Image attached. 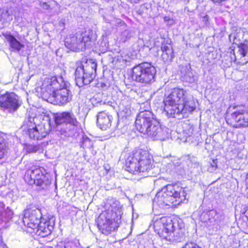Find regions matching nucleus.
I'll return each mask as SVG.
<instances>
[{
    "instance_id": "nucleus-1",
    "label": "nucleus",
    "mask_w": 248,
    "mask_h": 248,
    "mask_svg": "<svg viewBox=\"0 0 248 248\" xmlns=\"http://www.w3.org/2000/svg\"><path fill=\"white\" fill-rule=\"evenodd\" d=\"M62 77L45 78L40 87L42 98L48 102L62 106L72 100L71 92Z\"/></svg>"
},
{
    "instance_id": "nucleus-2",
    "label": "nucleus",
    "mask_w": 248,
    "mask_h": 248,
    "mask_svg": "<svg viewBox=\"0 0 248 248\" xmlns=\"http://www.w3.org/2000/svg\"><path fill=\"white\" fill-rule=\"evenodd\" d=\"M185 189L178 185H168L157 193L153 200V205L161 208L176 206L186 200Z\"/></svg>"
},
{
    "instance_id": "nucleus-3",
    "label": "nucleus",
    "mask_w": 248,
    "mask_h": 248,
    "mask_svg": "<svg viewBox=\"0 0 248 248\" xmlns=\"http://www.w3.org/2000/svg\"><path fill=\"white\" fill-rule=\"evenodd\" d=\"M125 165L127 170L132 174L147 172L152 167L151 156L146 151H134L129 154Z\"/></svg>"
},
{
    "instance_id": "nucleus-4",
    "label": "nucleus",
    "mask_w": 248,
    "mask_h": 248,
    "mask_svg": "<svg viewBox=\"0 0 248 248\" xmlns=\"http://www.w3.org/2000/svg\"><path fill=\"white\" fill-rule=\"evenodd\" d=\"M177 219L172 220L170 217H163L154 222V227L159 236L162 239L169 241H178L175 233L179 231Z\"/></svg>"
},
{
    "instance_id": "nucleus-5",
    "label": "nucleus",
    "mask_w": 248,
    "mask_h": 248,
    "mask_svg": "<svg viewBox=\"0 0 248 248\" xmlns=\"http://www.w3.org/2000/svg\"><path fill=\"white\" fill-rule=\"evenodd\" d=\"M97 64L92 60L78 62L75 72V82L79 87L89 84L95 77Z\"/></svg>"
},
{
    "instance_id": "nucleus-6",
    "label": "nucleus",
    "mask_w": 248,
    "mask_h": 248,
    "mask_svg": "<svg viewBox=\"0 0 248 248\" xmlns=\"http://www.w3.org/2000/svg\"><path fill=\"white\" fill-rule=\"evenodd\" d=\"M95 39V34L93 31L89 30L84 32H77L76 34L66 38L65 45L74 51H83L86 47H91Z\"/></svg>"
},
{
    "instance_id": "nucleus-7",
    "label": "nucleus",
    "mask_w": 248,
    "mask_h": 248,
    "mask_svg": "<svg viewBox=\"0 0 248 248\" xmlns=\"http://www.w3.org/2000/svg\"><path fill=\"white\" fill-rule=\"evenodd\" d=\"M24 179L29 185L35 184L40 189H47L51 184L46 170L37 166H33L26 171Z\"/></svg>"
},
{
    "instance_id": "nucleus-8",
    "label": "nucleus",
    "mask_w": 248,
    "mask_h": 248,
    "mask_svg": "<svg viewBox=\"0 0 248 248\" xmlns=\"http://www.w3.org/2000/svg\"><path fill=\"white\" fill-rule=\"evenodd\" d=\"M54 119L57 131L64 137L71 136L72 129L78 124L75 115L71 112L57 113L54 116Z\"/></svg>"
},
{
    "instance_id": "nucleus-9",
    "label": "nucleus",
    "mask_w": 248,
    "mask_h": 248,
    "mask_svg": "<svg viewBox=\"0 0 248 248\" xmlns=\"http://www.w3.org/2000/svg\"><path fill=\"white\" fill-rule=\"evenodd\" d=\"M156 73L155 67L151 63L144 62L135 66L132 69V78L137 82L150 84L155 81Z\"/></svg>"
},
{
    "instance_id": "nucleus-10",
    "label": "nucleus",
    "mask_w": 248,
    "mask_h": 248,
    "mask_svg": "<svg viewBox=\"0 0 248 248\" xmlns=\"http://www.w3.org/2000/svg\"><path fill=\"white\" fill-rule=\"evenodd\" d=\"M164 111L169 117L181 119L186 117L196 108L194 101L188 102L186 104L167 103L164 102Z\"/></svg>"
},
{
    "instance_id": "nucleus-11",
    "label": "nucleus",
    "mask_w": 248,
    "mask_h": 248,
    "mask_svg": "<svg viewBox=\"0 0 248 248\" xmlns=\"http://www.w3.org/2000/svg\"><path fill=\"white\" fill-rule=\"evenodd\" d=\"M108 214L107 212H102L97 220L99 230L106 235H108L115 230L121 222V218L110 217Z\"/></svg>"
},
{
    "instance_id": "nucleus-12",
    "label": "nucleus",
    "mask_w": 248,
    "mask_h": 248,
    "mask_svg": "<svg viewBox=\"0 0 248 248\" xmlns=\"http://www.w3.org/2000/svg\"><path fill=\"white\" fill-rule=\"evenodd\" d=\"M21 105L19 97L13 92H7L0 95V108L10 112L16 111Z\"/></svg>"
},
{
    "instance_id": "nucleus-13",
    "label": "nucleus",
    "mask_w": 248,
    "mask_h": 248,
    "mask_svg": "<svg viewBox=\"0 0 248 248\" xmlns=\"http://www.w3.org/2000/svg\"><path fill=\"white\" fill-rule=\"evenodd\" d=\"M22 129L30 139L34 140H41L46 137L50 131L49 124L47 125H38L33 126L31 123L30 125L24 124L22 126Z\"/></svg>"
},
{
    "instance_id": "nucleus-14",
    "label": "nucleus",
    "mask_w": 248,
    "mask_h": 248,
    "mask_svg": "<svg viewBox=\"0 0 248 248\" xmlns=\"http://www.w3.org/2000/svg\"><path fill=\"white\" fill-rule=\"evenodd\" d=\"M155 119V116L150 111L144 110L140 112L137 115L135 121L137 129L140 132L145 134L150 127L151 123H153V120Z\"/></svg>"
},
{
    "instance_id": "nucleus-15",
    "label": "nucleus",
    "mask_w": 248,
    "mask_h": 248,
    "mask_svg": "<svg viewBox=\"0 0 248 248\" xmlns=\"http://www.w3.org/2000/svg\"><path fill=\"white\" fill-rule=\"evenodd\" d=\"M194 101L188 93L183 89L174 88L167 97L164 102L174 104H186L188 102Z\"/></svg>"
},
{
    "instance_id": "nucleus-16",
    "label": "nucleus",
    "mask_w": 248,
    "mask_h": 248,
    "mask_svg": "<svg viewBox=\"0 0 248 248\" xmlns=\"http://www.w3.org/2000/svg\"><path fill=\"white\" fill-rule=\"evenodd\" d=\"M153 121V123H151L150 127L145 134L147 135L153 140H164L168 139L170 136L169 129L166 127H162L156 119Z\"/></svg>"
},
{
    "instance_id": "nucleus-17",
    "label": "nucleus",
    "mask_w": 248,
    "mask_h": 248,
    "mask_svg": "<svg viewBox=\"0 0 248 248\" xmlns=\"http://www.w3.org/2000/svg\"><path fill=\"white\" fill-rule=\"evenodd\" d=\"M43 218L40 209L30 208L25 211L23 222L25 226L32 229H36Z\"/></svg>"
},
{
    "instance_id": "nucleus-18",
    "label": "nucleus",
    "mask_w": 248,
    "mask_h": 248,
    "mask_svg": "<svg viewBox=\"0 0 248 248\" xmlns=\"http://www.w3.org/2000/svg\"><path fill=\"white\" fill-rule=\"evenodd\" d=\"M231 115V120L237 123L236 127L248 126V106H238Z\"/></svg>"
},
{
    "instance_id": "nucleus-19",
    "label": "nucleus",
    "mask_w": 248,
    "mask_h": 248,
    "mask_svg": "<svg viewBox=\"0 0 248 248\" xmlns=\"http://www.w3.org/2000/svg\"><path fill=\"white\" fill-rule=\"evenodd\" d=\"M105 210L103 212H107L110 217L121 218V206L120 202L116 199L108 198L105 204Z\"/></svg>"
},
{
    "instance_id": "nucleus-20",
    "label": "nucleus",
    "mask_w": 248,
    "mask_h": 248,
    "mask_svg": "<svg viewBox=\"0 0 248 248\" xmlns=\"http://www.w3.org/2000/svg\"><path fill=\"white\" fill-rule=\"evenodd\" d=\"M231 59L235 62L237 59H241L244 58L245 62H248V46L245 43L237 45V47L231 52Z\"/></svg>"
},
{
    "instance_id": "nucleus-21",
    "label": "nucleus",
    "mask_w": 248,
    "mask_h": 248,
    "mask_svg": "<svg viewBox=\"0 0 248 248\" xmlns=\"http://www.w3.org/2000/svg\"><path fill=\"white\" fill-rule=\"evenodd\" d=\"M112 116L105 111L98 113L97 116V124L103 130H106L111 125Z\"/></svg>"
},
{
    "instance_id": "nucleus-22",
    "label": "nucleus",
    "mask_w": 248,
    "mask_h": 248,
    "mask_svg": "<svg viewBox=\"0 0 248 248\" xmlns=\"http://www.w3.org/2000/svg\"><path fill=\"white\" fill-rule=\"evenodd\" d=\"M53 223L51 222L50 220H45L43 218L36 229L37 230V232L40 231V233H43L44 235H48L51 233L53 229Z\"/></svg>"
},
{
    "instance_id": "nucleus-23",
    "label": "nucleus",
    "mask_w": 248,
    "mask_h": 248,
    "mask_svg": "<svg viewBox=\"0 0 248 248\" xmlns=\"http://www.w3.org/2000/svg\"><path fill=\"white\" fill-rule=\"evenodd\" d=\"M6 39L9 43L10 48L12 51L19 52L24 47V45L20 43L14 36L10 34L6 37Z\"/></svg>"
},
{
    "instance_id": "nucleus-24",
    "label": "nucleus",
    "mask_w": 248,
    "mask_h": 248,
    "mask_svg": "<svg viewBox=\"0 0 248 248\" xmlns=\"http://www.w3.org/2000/svg\"><path fill=\"white\" fill-rule=\"evenodd\" d=\"M162 51V58L164 62L171 61L174 57L173 50L171 47L165 45H162L161 46Z\"/></svg>"
},
{
    "instance_id": "nucleus-25",
    "label": "nucleus",
    "mask_w": 248,
    "mask_h": 248,
    "mask_svg": "<svg viewBox=\"0 0 248 248\" xmlns=\"http://www.w3.org/2000/svg\"><path fill=\"white\" fill-rule=\"evenodd\" d=\"M13 20L12 16L7 10L0 9V21L3 23L10 22Z\"/></svg>"
},
{
    "instance_id": "nucleus-26",
    "label": "nucleus",
    "mask_w": 248,
    "mask_h": 248,
    "mask_svg": "<svg viewBox=\"0 0 248 248\" xmlns=\"http://www.w3.org/2000/svg\"><path fill=\"white\" fill-rule=\"evenodd\" d=\"M5 136L0 134V159L3 157L7 149V141Z\"/></svg>"
},
{
    "instance_id": "nucleus-27",
    "label": "nucleus",
    "mask_w": 248,
    "mask_h": 248,
    "mask_svg": "<svg viewBox=\"0 0 248 248\" xmlns=\"http://www.w3.org/2000/svg\"><path fill=\"white\" fill-rule=\"evenodd\" d=\"M186 161L187 163V165L190 168H198L200 167V163L198 162L197 158L194 156H191L187 155L186 157Z\"/></svg>"
},
{
    "instance_id": "nucleus-28",
    "label": "nucleus",
    "mask_w": 248,
    "mask_h": 248,
    "mask_svg": "<svg viewBox=\"0 0 248 248\" xmlns=\"http://www.w3.org/2000/svg\"><path fill=\"white\" fill-rule=\"evenodd\" d=\"M215 212L213 210L203 212L201 216V219L204 222H212L214 220V215H215Z\"/></svg>"
},
{
    "instance_id": "nucleus-29",
    "label": "nucleus",
    "mask_w": 248,
    "mask_h": 248,
    "mask_svg": "<svg viewBox=\"0 0 248 248\" xmlns=\"http://www.w3.org/2000/svg\"><path fill=\"white\" fill-rule=\"evenodd\" d=\"M183 79L186 82L190 83H194L196 80V77L194 76L190 68L187 69L186 71V73L183 77Z\"/></svg>"
},
{
    "instance_id": "nucleus-30",
    "label": "nucleus",
    "mask_w": 248,
    "mask_h": 248,
    "mask_svg": "<svg viewBox=\"0 0 248 248\" xmlns=\"http://www.w3.org/2000/svg\"><path fill=\"white\" fill-rule=\"evenodd\" d=\"M57 248H62V246H57ZM64 248H81L80 243L77 240L64 242Z\"/></svg>"
},
{
    "instance_id": "nucleus-31",
    "label": "nucleus",
    "mask_w": 248,
    "mask_h": 248,
    "mask_svg": "<svg viewBox=\"0 0 248 248\" xmlns=\"http://www.w3.org/2000/svg\"><path fill=\"white\" fill-rule=\"evenodd\" d=\"M81 146L83 148H90L93 146L92 140L88 137L83 138Z\"/></svg>"
},
{
    "instance_id": "nucleus-32",
    "label": "nucleus",
    "mask_w": 248,
    "mask_h": 248,
    "mask_svg": "<svg viewBox=\"0 0 248 248\" xmlns=\"http://www.w3.org/2000/svg\"><path fill=\"white\" fill-rule=\"evenodd\" d=\"M130 35L128 31H124L122 32L120 36V41L122 42H125L127 39H129Z\"/></svg>"
},
{
    "instance_id": "nucleus-33",
    "label": "nucleus",
    "mask_w": 248,
    "mask_h": 248,
    "mask_svg": "<svg viewBox=\"0 0 248 248\" xmlns=\"http://www.w3.org/2000/svg\"><path fill=\"white\" fill-rule=\"evenodd\" d=\"M217 159H213L212 160V162L210 163L208 168V170L210 172H213L216 170L217 167Z\"/></svg>"
},
{
    "instance_id": "nucleus-34",
    "label": "nucleus",
    "mask_w": 248,
    "mask_h": 248,
    "mask_svg": "<svg viewBox=\"0 0 248 248\" xmlns=\"http://www.w3.org/2000/svg\"><path fill=\"white\" fill-rule=\"evenodd\" d=\"M124 101H123L122 104L120 106V109L122 110V111L124 112L125 115H128L130 113V109L128 105H127L125 108L124 107Z\"/></svg>"
},
{
    "instance_id": "nucleus-35",
    "label": "nucleus",
    "mask_w": 248,
    "mask_h": 248,
    "mask_svg": "<svg viewBox=\"0 0 248 248\" xmlns=\"http://www.w3.org/2000/svg\"><path fill=\"white\" fill-rule=\"evenodd\" d=\"M164 20L167 25L170 26H172L175 23V21L173 19L170 18L169 16H164Z\"/></svg>"
},
{
    "instance_id": "nucleus-36",
    "label": "nucleus",
    "mask_w": 248,
    "mask_h": 248,
    "mask_svg": "<svg viewBox=\"0 0 248 248\" xmlns=\"http://www.w3.org/2000/svg\"><path fill=\"white\" fill-rule=\"evenodd\" d=\"M182 248H202L195 243L190 242L186 244L185 246Z\"/></svg>"
},
{
    "instance_id": "nucleus-37",
    "label": "nucleus",
    "mask_w": 248,
    "mask_h": 248,
    "mask_svg": "<svg viewBox=\"0 0 248 248\" xmlns=\"http://www.w3.org/2000/svg\"><path fill=\"white\" fill-rule=\"evenodd\" d=\"M40 5L42 8L46 10H48L50 8L49 5L46 2H40Z\"/></svg>"
},
{
    "instance_id": "nucleus-38",
    "label": "nucleus",
    "mask_w": 248,
    "mask_h": 248,
    "mask_svg": "<svg viewBox=\"0 0 248 248\" xmlns=\"http://www.w3.org/2000/svg\"><path fill=\"white\" fill-rule=\"evenodd\" d=\"M173 164L175 166H178L180 164V161L179 159H174L173 160H172Z\"/></svg>"
},
{
    "instance_id": "nucleus-39",
    "label": "nucleus",
    "mask_w": 248,
    "mask_h": 248,
    "mask_svg": "<svg viewBox=\"0 0 248 248\" xmlns=\"http://www.w3.org/2000/svg\"><path fill=\"white\" fill-rule=\"evenodd\" d=\"M4 209V204L2 202H0V216Z\"/></svg>"
},
{
    "instance_id": "nucleus-40",
    "label": "nucleus",
    "mask_w": 248,
    "mask_h": 248,
    "mask_svg": "<svg viewBox=\"0 0 248 248\" xmlns=\"http://www.w3.org/2000/svg\"><path fill=\"white\" fill-rule=\"evenodd\" d=\"M0 248H8L3 242L0 243Z\"/></svg>"
},
{
    "instance_id": "nucleus-41",
    "label": "nucleus",
    "mask_w": 248,
    "mask_h": 248,
    "mask_svg": "<svg viewBox=\"0 0 248 248\" xmlns=\"http://www.w3.org/2000/svg\"><path fill=\"white\" fill-rule=\"evenodd\" d=\"M60 24L61 25H62V26H64L65 24V19H62L61 21H60Z\"/></svg>"
},
{
    "instance_id": "nucleus-42",
    "label": "nucleus",
    "mask_w": 248,
    "mask_h": 248,
    "mask_svg": "<svg viewBox=\"0 0 248 248\" xmlns=\"http://www.w3.org/2000/svg\"><path fill=\"white\" fill-rule=\"evenodd\" d=\"M37 150V146H33L32 147V150L31 151L32 152H36Z\"/></svg>"
},
{
    "instance_id": "nucleus-43",
    "label": "nucleus",
    "mask_w": 248,
    "mask_h": 248,
    "mask_svg": "<svg viewBox=\"0 0 248 248\" xmlns=\"http://www.w3.org/2000/svg\"><path fill=\"white\" fill-rule=\"evenodd\" d=\"M246 183L248 184V174L247 176Z\"/></svg>"
},
{
    "instance_id": "nucleus-44",
    "label": "nucleus",
    "mask_w": 248,
    "mask_h": 248,
    "mask_svg": "<svg viewBox=\"0 0 248 248\" xmlns=\"http://www.w3.org/2000/svg\"><path fill=\"white\" fill-rule=\"evenodd\" d=\"M9 0V1H13V2H14V1H15V0Z\"/></svg>"
},
{
    "instance_id": "nucleus-45",
    "label": "nucleus",
    "mask_w": 248,
    "mask_h": 248,
    "mask_svg": "<svg viewBox=\"0 0 248 248\" xmlns=\"http://www.w3.org/2000/svg\"><path fill=\"white\" fill-rule=\"evenodd\" d=\"M62 248H64V246H63V247H62Z\"/></svg>"
}]
</instances>
